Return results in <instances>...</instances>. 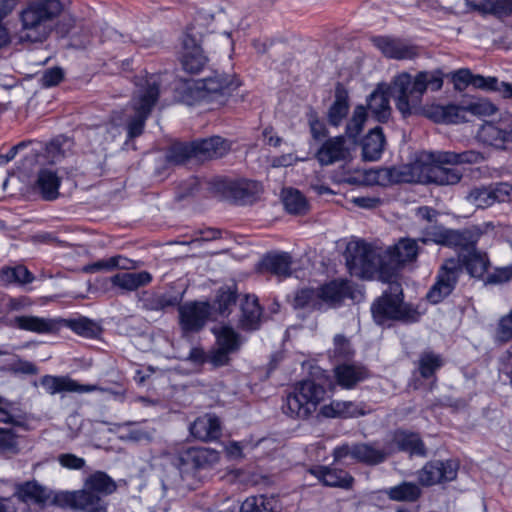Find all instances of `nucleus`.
I'll list each match as a JSON object with an SVG mask.
<instances>
[{
	"label": "nucleus",
	"instance_id": "1",
	"mask_svg": "<svg viewBox=\"0 0 512 512\" xmlns=\"http://www.w3.org/2000/svg\"><path fill=\"white\" fill-rule=\"evenodd\" d=\"M417 242L413 239H401L391 247L383 248L352 240L347 245L346 261L352 276L361 279H396L398 269L405 263L416 259Z\"/></svg>",
	"mask_w": 512,
	"mask_h": 512
},
{
	"label": "nucleus",
	"instance_id": "2",
	"mask_svg": "<svg viewBox=\"0 0 512 512\" xmlns=\"http://www.w3.org/2000/svg\"><path fill=\"white\" fill-rule=\"evenodd\" d=\"M422 242L461 247L458 261L449 259L444 263L437 282L428 292L427 297L431 303H439L452 292L461 273L459 262L472 277H482L487 271L489 261L485 253L475 249L476 239L473 236L468 237L455 230H446L433 233L432 237H425Z\"/></svg>",
	"mask_w": 512,
	"mask_h": 512
},
{
	"label": "nucleus",
	"instance_id": "3",
	"mask_svg": "<svg viewBox=\"0 0 512 512\" xmlns=\"http://www.w3.org/2000/svg\"><path fill=\"white\" fill-rule=\"evenodd\" d=\"M443 86V78L438 71H421L415 76L403 72L394 77L392 90L396 94V107L404 116L417 114L421 110L424 93L430 89L438 91Z\"/></svg>",
	"mask_w": 512,
	"mask_h": 512
},
{
	"label": "nucleus",
	"instance_id": "4",
	"mask_svg": "<svg viewBox=\"0 0 512 512\" xmlns=\"http://www.w3.org/2000/svg\"><path fill=\"white\" fill-rule=\"evenodd\" d=\"M62 11L58 0L29 2L19 13L20 28L17 31L21 43H42L53 31Z\"/></svg>",
	"mask_w": 512,
	"mask_h": 512
},
{
	"label": "nucleus",
	"instance_id": "5",
	"mask_svg": "<svg viewBox=\"0 0 512 512\" xmlns=\"http://www.w3.org/2000/svg\"><path fill=\"white\" fill-rule=\"evenodd\" d=\"M238 86L239 82L234 76L214 72L201 80H186L176 90L181 101L188 105L197 101L216 102L223 105Z\"/></svg>",
	"mask_w": 512,
	"mask_h": 512
},
{
	"label": "nucleus",
	"instance_id": "6",
	"mask_svg": "<svg viewBox=\"0 0 512 512\" xmlns=\"http://www.w3.org/2000/svg\"><path fill=\"white\" fill-rule=\"evenodd\" d=\"M427 159L426 181L438 185H455L462 179L463 173L455 165L479 163L481 153L469 150L461 153L450 151L422 152Z\"/></svg>",
	"mask_w": 512,
	"mask_h": 512
},
{
	"label": "nucleus",
	"instance_id": "7",
	"mask_svg": "<svg viewBox=\"0 0 512 512\" xmlns=\"http://www.w3.org/2000/svg\"><path fill=\"white\" fill-rule=\"evenodd\" d=\"M161 83V76L158 74L136 77L135 90L131 99L133 114L129 116L127 123L130 139L142 134L145 122L158 101Z\"/></svg>",
	"mask_w": 512,
	"mask_h": 512
},
{
	"label": "nucleus",
	"instance_id": "8",
	"mask_svg": "<svg viewBox=\"0 0 512 512\" xmlns=\"http://www.w3.org/2000/svg\"><path fill=\"white\" fill-rule=\"evenodd\" d=\"M333 383L328 376L322 373L315 380H303L297 383L290 392L282 406L286 415L294 418H306L311 415L324 399L326 386L332 387Z\"/></svg>",
	"mask_w": 512,
	"mask_h": 512
},
{
	"label": "nucleus",
	"instance_id": "9",
	"mask_svg": "<svg viewBox=\"0 0 512 512\" xmlns=\"http://www.w3.org/2000/svg\"><path fill=\"white\" fill-rule=\"evenodd\" d=\"M347 297L355 298L346 280H334L317 289H302L294 298V307L308 311H325L334 308Z\"/></svg>",
	"mask_w": 512,
	"mask_h": 512
},
{
	"label": "nucleus",
	"instance_id": "10",
	"mask_svg": "<svg viewBox=\"0 0 512 512\" xmlns=\"http://www.w3.org/2000/svg\"><path fill=\"white\" fill-rule=\"evenodd\" d=\"M497 107L484 98L463 100L461 104L432 105L426 115L434 122L457 124L468 121L467 114L486 117L495 114Z\"/></svg>",
	"mask_w": 512,
	"mask_h": 512
},
{
	"label": "nucleus",
	"instance_id": "11",
	"mask_svg": "<svg viewBox=\"0 0 512 512\" xmlns=\"http://www.w3.org/2000/svg\"><path fill=\"white\" fill-rule=\"evenodd\" d=\"M385 282L389 284L390 294L385 292L371 307L373 318L379 325H384L390 319H404L406 317L400 284L396 279Z\"/></svg>",
	"mask_w": 512,
	"mask_h": 512
},
{
	"label": "nucleus",
	"instance_id": "12",
	"mask_svg": "<svg viewBox=\"0 0 512 512\" xmlns=\"http://www.w3.org/2000/svg\"><path fill=\"white\" fill-rule=\"evenodd\" d=\"M392 451V448L386 450L368 443L342 444L334 449L333 457L336 462L350 458L367 465H376L383 462Z\"/></svg>",
	"mask_w": 512,
	"mask_h": 512
},
{
	"label": "nucleus",
	"instance_id": "13",
	"mask_svg": "<svg viewBox=\"0 0 512 512\" xmlns=\"http://www.w3.org/2000/svg\"><path fill=\"white\" fill-rule=\"evenodd\" d=\"M458 469V462L452 459L430 461L418 471L417 478L423 486L443 484L455 480Z\"/></svg>",
	"mask_w": 512,
	"mask_h": 512
},
{
	"label": "nucleus",
	"instance_id": "14",
	"mask_svg": "<svg viewBox=\"0 0 512 512\" xmlns=\"http://www.w3.org/2000/svg\"><path fill=\"white\" fill-rule=\"evenodd\" d=\"M183 69L192 74L199 73L208 63V58L199 44V40L190 32V29L183 38V51L181 55Z\"/></svg>",
	"mask_w": 512,
	"mask_h": 512
},
{
	"label": "nucleus",
	"instance_id": "15",
	"mask_svg": "<svg viewBox=\"0 0 512 512\" xmlns=\"http://www.w3.org/2000/svg\"><path fill=\"white\" fill-rule=\"evenodd\" d=\"M211 315L207 302H189L179 307L180 325L185 332L200 330Z\"/></svg>",
	"mask_w": 512,
	"mask_h": 512
},
{
	"label": "nucleus",
	"instance_id": "16",
	"mask_svg": "<svg viewBox=\"0 0 512 512\" xmlns=\"http://www.w3.org/2000/svg\"><path fill=\"white\" fill-rule=\"evenodd\" d=\"M315 158L321 166L345 162L350 158V148L344 136H335L325 140L318 148Z\"/></svg>",
	"mask_w": 512,
	"mask_h": 512
},
{
	"label": "nucleus",
	"instance_id": "17",
	"mask_svg": "<svg viewBox=\"0 0 512 512\" xmlns=\"http://www.w3.org/2000/svg\"><path fill=\"white\" fill-rule=\"evenodd\" d=\"M226 196L238 205L252 204L259 199L262 185L253 180L229 181L223 184Z\"/></svg>",
	"mask_w": 512,
	"mask_h": 512
},
{
	"label": "nucleus",
	"instance_id": "18",
	"mask_svg": "<svg viewBox=\"0 0 512 512\" xmlns=\"http://www.w3.org/2000/svg\"><path fill=\"white\" fill-rule=\"evenodd\" d=\"M213 331L218 349L211 354L210 361L216 366H221L227 362L228 354L239 347V336L231 327L225 325L214 328Z\"/></svg>",
	"mask_w": 512,
	"mask_h": 512
},
{
	"label": "nucleus",
	"instance_id": "19",
	"mask_svg": "<svg viewBox=\"0 0 512 512\" xmlns=\"http://www.w3.org/2000/svg\"><path fill=\"white\" fill-rule=\"evenodd\" d=\"M40 384L51 395L62 392L90 393L98 390L103 391L97 385H82L68 376L45 375L41 378Z\"/></svg>",
	"mask_w": 512,
	"mask_h": 512
},
{
	"label": "nucleus",
	"instance_id": "20",
	"mask_svg": "<svg viewBox=\"0 0 512 512\" xmlns=\"http://www.w3.org/2000/svg\"><path fill=\"white\" fill-rule=\"evenodd\" d=\"M60 185L61 178L57 172L44 168L37 173L31 189L34 194L39 195L43 200L53 201L59 196Z\"/></svg>",
	"mask_w": 512,
	"mask_h": 512
},
{
	"label": "nucleus",
	"instance_id": "21",
	"mask_svg": "<svg viewBox=\"0 0 512 512\" xmlns=\"http://www.w3.org/2000/svg\"><path fill=\"white\" fill-rule=\"evenodd\" d=\"M194 159L206 161L223 157L230 149V145L219 136L201 139L192 142Z\"/></svg>",
	"mask_w": 512,
	"mask_h": 512
},
{
	"label": "nucleus",
	"instance_id": "22",
	"mask_svg": "<svg viewBox=\"0 0 512 512\" xmlns=\"http://www.w3.org/2000/svg\"><path fill=\"white\" fill-rule=\"evenodd\" d=\"M309 473L329 487L348 489L353 483V478L348 472L331 466H314L309 469Z\"/></svg>",
	"mask_w": 512,
	"mask_h": 512
},
{
	"label": "nucleus",
	"instance_id": "23",
	"mask_svg": "<svg viewBox=\"0 0 512 512\" xmlns=\"http://www.w3.org/2000/svg\"><path fill=\"white\" fill-rule=\"evenodd\" d=\"M65 502L74 508L85 512H106V507L100 495L83 489L63 495Z\"/></svg>",
	"mask_w": 512,
	"mask_h": 512
},
{
	"label": "nucleus",
	"instance_id": "24",
	"mask_svg": "<svg viewBox=\"0 0 512 512\" xmlns=\"http://www.w3.org/2000/svg\"><path fill=\"white\" fill-rule=\"evenodd\" d=\"M373 41L375 46L389 58L398 60L413 59L418 54L415 46L409 45L398 39L376 37Z\"/></svg>",
	"mask_w": 512,
	"mask_h": 512
},
{
	"label": "nucleus",
	"instance_id": "25",
	"mask_svg": "<svg viewBox=\"0 0 512 512\" xmlns=\"http://www.w3.org/2000/svg\"><path fill=\"white\" fill-rule=\"evenodd\" d=\"M10 326L38 334H48L58 329V322L51 318L34 315L16 316L10 321Z\"/></svg>",
	"mask_w": 512,
	"mask_h": 512
},
{
	"label": "nucleus",
	"instance_id": "26",
	"mask_svg": "<svg viewBox=\"0 0 512 512\" xmlns=\"http://www.w3.org/2000/svg\"><path fill=\"white\" fill-rule=\"evenodd\" d=\"M426 167L427 159L422 153L413 163L392 167L394 184L426 181Z\"/></svg>",
	"mask_w": 512,
	"mask_h": 512
},
{
	"label": "nucleus",
	"instance_id": "27",
	"mask_svg": "<svg viewBox=\"0 0 512 512\" xmlns=\"http://www.w3.org/2000/svg\"><path fill=\"white\" fill-rule=\"evenodd\" d=\"M350 109L349 93L343 84L337 83L334 100L327 111V121L333 127H339Z\"/></svg>",
	"mask_w": 512,
	"mask_h": 512
},
{
	"label": "nucleus",
	"instance_id": "28",
	"mask_svg": "<svg viewBox=\"0 0 512 512\" xmlns=\"http://www.w3.org/2000/svg\"><path fill=\"white\" fill-rule=\"evenodd\" d=\"M367 106L379 122L387 121L391 114L388 87L386 85H378L368 96Z\"/></svg>",
	"mask_w": 512,
	"mask_h": 512
},
{
	"label": "nucleus",
	"instance_id": "29",
	"mask_svg": "<svg viewBox=\"0 0 512 512\" xmlns=\"http://www.w3.org/2000/svg\"><path fill=\"white\" fill-rule=\"evenodd\" d=\"M334 377L336 384L343 389H352L355 385L368 377L367 370L360 365L341 364L335 367Z\"/></svg>",
	"mask_w": 512,
	"mask_h": 512
},
{
	"label": "nucleus",
	"instance_id": "30",
	"mask_svg": "<svg viewBox=\"0 0 512 512\" xmlns=\"http://www.w3.org/2000/svg\"><path fill=\"white\" fill-rule=\"evenodd\" d=\"M191 434L202 441L217 439L221 433L219 419L212 414L197 418L190 427Z\"/></svg>",
	"mask_w": 512,
	"mask_h": 512
},
{
	"label": "nucleus",
	"instance_id": "31",
	"mask_svg": "<svg viewBox=\"0 0 512 512\" xmlns=\"http://www.w3.org/2000/svg\"><path fill=\"white\" fill-rule=\"evenodd\" d=\"M385 146V137L381 127H375L362 141V157L366 161L380 159Z\"/></svg>",
	"mask_w": 512,
	"mask_h": 512
},
{
	"label": "nucleus",
	"instance_id": "32",
	"mask_svg": "<svg viewBox=\"0 0 512 512\" xmlns=\"http://www.w3.org/2000/svg\"><path fill=\"white\" fill-rule=\"evenodd\" d=\"M152 280L146 271L118 273L111 278V283L123 290L133 291L147 285Z\"/></svg>",
	"mask_w": 512,
	"mask_h": 512
},
{
	"label": "nucleus",
	"instance_id": "33",
	"mask_svg": "<svg viewBox=\"0 0 512 512\" xmlns=\"http://www.w3.org/2000/svg\"><path fill=\"white\" fill-rule=\"evenodd\" d=\"M321 414L328 418H351L364 415L363 409L351 401H332L321 408Z\"/></svg>",
	"mask_w": 512,
	"mask_h": 512
},
{
	"label": "nucleus",
	"instance_id": "34",
	"mask_svg": "<svg viewBox=\"0 0 512 512\" xmlns=\"http://www.w3.org/2000/svg\"><path fill=\"white\" fill-rule=\"evenodd\" d=\"M479 138L482 142L504 149L506 143L511 142L510 131H506L493 123H485L479 130Z\"/></svg>",
	"mask_w": 512,
	"mask_h": 512
},
{
	"label": "nucleus",
	"instance_id": "35",
	"mask_svg": "<svg viewBox=\"0 0 512 512\" xmlns=\"http://www.w3.org/2000/svg\"><path fill=\"white\" fill-rule=\"evenodd\" d=\"M262 264L265 269L277 276L287 277L292 274L293 262L288 253L269 254L263 259Z\"/></svg>",
	"mask_w": 512,
	"mask_h": 512
},
{
	"label": "nucleus",
	"instance_id": "36",
	"mask_svg": "<svg viewBox=\"0 0 512 512\" xmlns=\"http://www.w3.org/2000/svg\"><path fill=\"white\" fill-rule=\"evenodd\" d=\"M261 308L255 296L247 295L242 303L241 325L244 329L255 330L259 327Z\"/></svg>",
	"mask_w": 512,
	"mask_h": 512
},
{
	"label": "nucleus",
	"instance_id": "37",
	"mask_svg": "<svg viewBox=\"0 0 512 512\" xmlns=\"http://www.w3.org/2000/svg\"><path fill=\"white\" fill-rule=\"evenodd\" d=\"M393 442L399 450L416 455L425 454L424 444L416 433L397 431L394 434Z\"/></svg>",
	"mask_w": 512,
	"mask_h": 512
},
{
	"label": "nucleus",
	"instance_id": "38",
	"mask_svg": "<svg viewBox=\"0 0 512 512\" xmlns=\"http://www.w3.org/2000/svg\"><path fill=\"white\" fill-rule=\"evenodd\" d=\"M384 493L393 501H415L421 494L419 486L413 482H402L399 485L387 488Z\"/></svg>",
	"mask_w": 512,
	"mask_h": 512
},
{
	"label": "nucleus",
	"instance_id": "39",
	"mask_svg": "<svg viewBox=\"0 0 512 512\" xmlns=\"http://www.w3.org/2000/svg\"><path fill=\"white\" fill-rule=\"evenodd\" d=\"M85 488L98 495H108L116 490V484L106 473L97 471L86 479Z\"/></svg>",
	"mask_w": 512,
	"mask_h": 512
},
{
	"label": "nucleus",
	"instance_id": "40",
	"mask_svg": "<svg viewBox=\"0 0 512 512\" xmlns=\"http://www.w3.org/2000/svg\"><path fill=\"white\" fill-rule=\"evenodd\" d=\"M16 496L25 503L43 504L48 500L47 491L36 482H26L17 488Z\"/></svg>",
	"mask_w": 512,
	"mask_h": 512
},
{
	"label": "nucleus",
	"instance_id": "41",
	"mask_svg": "<svg viewBox=\"0 0 512 512\" xmlns=\"http://www.w3.org/2000/svg\"><path fill=\"white\" fill-rule=\"evenodd\" d=\"M241 512H277V500L272 496H251L242 503Z\"/></svg>",
	"mask_w": 512,
	"mask_h": 512
},
{
	"label": "nucleus",
	"instance_id": "42",
	"mask_svg": "<svg viewBox=\"0 0 512 512\" xmlns=\"http://www.w3.org/2000/svg\"><path fill=\"white\" fill-rule=\"evenodd\" d=\"M474 7L482 13L492 14L498 18L512 15V0H480Z\"/></svg>",
	"mask_w": 512,
	"mask_h": 512
},
{
	"label": "nucleus",
	"instance_id": "43",
	"mask_svg": "<svg viewBox=\"0 0 512 512\" xmlns=\"http://www.w3.org/2000/svg\"><path fill=\"white\" fill-rule=\"evenodd\" d=\"M283 204L287 212L291 214H305L309 210L304 195L294 189H287L283 192Z\"/></svg>",
	"mask_w": 512,
	"mask_h": 512
},
{
	"label": "nucleus",
	"instance_id": "44",
	"mask_svg": "<svg viewBox=\"0 0 512 512\" xmlns=\"http://www.w3.org/2000/svg\"><path fill=\"white\" fill-rule=\"evenodd\" d=\"M367 120V111L363 105L354 108L351 118L348 120L345 128V134L351 139H356L363 131Z\"/></svg>",
	"mask_w": 512,
	"mask_h": 512
},
{
	"label": "nucleus",
	"instance_id": "45",
	"mask_svg": "<svg viewBox=\"0 0 512 512\" xmlns=\"http://www.w3.org/2000/svg\"><path fill=\"white\" fill-rule=\"evenodd\" d=\"M194 159L193 145L191 143H175L170 146L166 153V159L169 163L180 165L189 159Z\"/></svg>",
	"mask_w": 512,
	"mask_h": 512
},
{
	"label": "nucleus",
	"instance_id": "46",
	"mask_svg": "<svg viewBox=\"0 0 512 512\" xmlns=\"http://www.w3.org/2000/svg\"><path fill=\"white\" fill-rule=\"evenodd\" d=\"M152 431L143 426H122L119 430V438L129 442L149 441Z\"/></svg>",
	"mask_w": 512,
	"mask_h": 512
},
{
	"label": "nucleus",
	"instance_id": "47",
	"mask_svg": "<svg viewBox=\"0 0 512 512\" xmlns=\"http://www.w3.org/2000/svg\"><path fill=\"white\" fill-rule=\"evenodd\" d=\"M442 365V358L432 352L423 353L419 359V370L425 378L432 376Z\"/></svg>",
	"mask_w": 512,
	"mask_h": 512
},
{
	"label": "nucleus",
	"instance_id": "48",
	"mask_svg": "<svg viewBox=\"0 0 512 512\" xmlns=\"http://www.w3.org/2000/svg\"><path fill=\"white\" fill-rule=\"evenodd\" d=\"M467 199L477 208H485L495 203L490 186L472 189Z\"/></svg>",
	"mask_w": 512,
	"mask_h": 512
},
{
	"label": "nucleus",
	"instance_id": "49",
	"mask_svg": "<svg viewBox=\"0 0 512 512\" xmlns=\"http://www.w3.org/2000/svg\"><path fill=\"white\" fill-rule=\"evenodd\" d=\"M365 180L369 184L379 186H388L394 184L392 167L371 169L366 172Z\"/></svg>",
	"mask_w": 512,
	"mask_h": 512
},
{
	"label": "nucleus",
	"instance_id": "50",
	"mask_svg": "<svg viewBox=\"0 0 512 512\" xmlns=\"http://www.w3.org/2000/svg\"><path fill=\"white\" fill-rule=\"evenodd\" d=\"M331 356L337 359H346L352 356L353 348L350 341L343 335H335Z\"/></svg>",
	"mask_w": 512,
	"mask_h": 512
},
{
	"label": "nucleus",
	"instance_id": "51",
	"mask_svg": "<svg viewBox=\"0 0 512 512\" xmlns=\"http://www.w3.org/2000/svg\"><path fill=\"white\" fill-rule=\"evenodd\" d=\"M71 327L77 334L88 338L94 337L99 333V326L87 318L72 321Z\"/></svg>",
	"mask_w": 512,
	"mask_h": 512
},
{
	"label": "nucleus",
	"instance_id": "52",
	"mask_svg": "<svg viewBox=\"0 0 512 512\" xmlns=\"http://www.w3.org/2000/svg\"><path fill=\"white\" fill-rule=\"evenodd\" d=\"M236 293L231 287H222L219 289L216 304L220 314L226 313L231 306L235 305Z\"/></svg>",
	"mask_w": 512,
	"mask_h": 512
},
{
	"label": "nucleus",
	"instance_id": "53",
	"mask_svg": "<svg viewBox=\"0 0 512 512\" xmlns=\"http://www.w3.org/2000/svg\"><path fill=\"white\" fill-rule=\"evenodd\" d=\"M64 146H70V141L68 139H55L47 145V157L52 163L59 162L65 156L66 150L64 149Z\"/></svg>",
	"mask_w": 512,
	"mask_h": 512
},
{
	"label": "nucleus",
	"instance_id": "54",
	"mask_svg": "<svg viewBox=\"0 0 512 512\" xmlns=\"http://www.w3.org/2000/svg\"><path fill=\"white\" fill-rule=\"evenodd\" d=\"M64 78V71L60 67H52L44 70L40 77L41 86L50 88L58 85Z\"/></svg>",
	"mask_w": 512,
	"mask_h": 512
},
{
	"label": "nucleus",
	"instance_id": "55",
	"mask_svg": "<svg viewBox=\"0 0 512 512\" xmlns=\"http://www.w3.org/2000/svg\"><path fill=\"white\" fill-rule=\"evenodd\" d=\"M490 189L495 202L512 201V184L507 182L496 183L490 185Z\"/></svg>",
	"mask_w": 512,
	"mask_h": 512
},
{
	"label": "nucleus",
	"instance_id": "56",
	"mask_svg": "<svg viewBox=\"0 0 512 512\" xmlns=\"http://www.w3.org/2000/svg\"><path fill=\"white\" fill-rule=\"evenodd\" d=\"M496 339L500 342H507L512 339V311L499 321Z\"/></svg>",
	"mask_w": 512,
	"mask_h": 512
},
{
	"label": "nucleus",
	"instance_id": "57",
	"mask_svg": "<svg viewBox=\"0 0 512 512\" xmlns=\"http://www.w3.org/2000/svg\"><path fill=\"white\" fill-rule=\"evenodd\" d=\"M0 451L11 453L17 451V438L11 430L0 429Z\"/></svg>",
	"mask_w": 512,
	"mask_h": 512
},
{
	"label": "nucleus",
	"instance_id": "58",
	"mask_svg": "<svg viewBox=\"0 0 512 512\" xmlns=\"http://www.w3.org/2000/svg\"><path fill=\"white\" fill-rule=\"evenodd\" d=\"M60 465L71 470L81 469L85 465V460L74 454L64 453L58 456Z\"/></svg>",
	"mask_w": 512,
	"mask_h": 512
},
{
	"label": "nucleus",
	"instance_id": "59",
	"mask_svg": "<svg viewBox=\"0 0 512 512\" xmlns=\"http://www.w3.org/2000/svg\"><path fill=\"white\" fill-rule=\"evenodd\" d=\"M414 211L418 221H424L428 223L438 221L439 212H437L432 207L421 206L416 208Z\"/></svg>",
	"mask_w": 512,
	"mask_h": 512
},
{
	"label": "nucleus",
	"instance_id": "60",
	"mask_svg": "<svg viewBox=\"0 0 512 512\" xmlns=\"http://www.w3.org/2000/svg\"><path fill=\"white\" fill-rule=\"evenodd\" d=\"M494 84H496V77H484L482 75L472 74L470 85L475 88L492 91Z\"/></svg>",
	"mask_w": 512,
	"mask_h": 512
},
{
	"label": "nucleus",
	"instance_id": "61",
	"mask_svg": "<svg viewBox=\"0 0 512 512\" xmlns=\"http://www.w3.org/2000/svg\"><path fill=\"white\" fill-rule=\"evenodd\" d=\"M512 278V268L503 267L496 269L492 274L488 276L489 283H503L507 282Z\"/></svg>",
	"mask_w": 512,
	"mask_h": 512
},
{
	"label": "nucleus",
	"instance_id": "62",
	"mask_svg": "<svg viewBox=\"0 0 512 512\" xmlns=\"http://www.w3.org/2000/svg\"><path fill=\"white\" fill-rule=\"evenodd\" d=\"M309 125L310 131L314 139L318 140L326 135V127L325 125L316 117V115H311L309 117Z\"/></svg>",
	"mask_w": 512,
	"mask_h": 512
},
{
	"label": "nucleus",
	"instance_id": "63",
	"mask_svg": "<svg viewBox=\"0 0 512 512\" xmlns=\"http://www.w3.org/2000/svg\"><path fill=\"white\" fill-rule=\"evenodd\" d=\"M13 272H15V280L17 284H28L34 280L33 275L30 271L24 266H16L12 267Z\"/></svg>",
	"mask_w": 512,
	"mask_h": 512
},
{
	"label": "nucleus",
	"instance_id": "64",
	"mask_svg": "<svg viewBox=\"0 0 512 512\" xmlns=\"http://www.w3.org/2000/svg\"><path fill=\"white\" fill-rule=\"evenodd\" d=\"M296 162V157L289 153L281 156L273 157L271 160V166L273 168L288 167Z\"/></svg>",
	"mask_w": 512,
	"mask_h": 512
}]
</instances>
